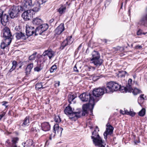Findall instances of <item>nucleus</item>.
I'll return each instance as SVG.
<instances>
[{
  "mask_svg": "<svg viewBox=\"0 0 147 147\" xmlns=\"http://www.w3.org/2000/svg\"><path fill=\"white\" fill-rule=\"evenodd\" d=\"M3 34V37L6 43L8 45H9L11 42L13 36L12 35L10 29L8 27H4L2 31Z\"/></svg>",
  "mask_w": 147,
  "mask_h": 147,
  "instance_id": "obj_4",
  "label": "nucleus"
},
{
  "mask_svg": "<svg viewBox=\"0 0 147 147\" xmlns=\"http://www.w3.org/2000/svg\"><path fill=\"white\" fill-rule=\"evenodd\" d=\"M99 131V128L96 126L94 131L92 132V136H91V138L93 140V143L96 146H97L99 147H105V146L102 144L103 142L102 138L98 134Z\"/></svg>",
  "mask_w": 147,
  "mask_h": 147,
  "instance_id": "obj_2",
  "label": "nucleus"
},
{
  "mask_svg": "<svg viewBox=\"0 0 147 147\" xmlns=\"http://www.w3.org/2000/svg\"><path fill=\"white\" fill-rule=\"evenodd\" d=\"M90 107H92L91 106V104H90V103H89L88 104H86L83 105V111L82 113V116H84L87 113L89 109V108Z\"/></svg>",
  "mask_w": 147,
  "mask_h": 147,
  "instance_id": "obj_16",
  "label": "nucleus"
},
{
  "mask_svg": "<svg viewBox=\"0 0 147 147\" xmlns=\"http://www.w3.org/2000/svg\"><path fill=\"white\" fill-rule=\"evenodd\" d=\"M36 130V129L34 128H32L31 129L30 131H34V130Z\"/></svg>",
  "mask_w": 147,
  "mask_h": 147,
  "instance_id": "obj_56",
  "label": "nucleus"
},
{
  "mask_svg": "<svg viewBox=\"0 0 147 147\" xmlns=\"http://www.w3.org/2000/svg\"><path fill=\"white\" fill-rule=\"evenodd\" d=\"M2 105L4 106L5 107V108H7V106L6 105V104L8 103V102L6 101H3L2 102Z\"/></svg>",
  "mask_w": 147,
  "mask_h": 147,
  "instance_id": "obj_47",
  "label": "nucleus"
},
{
  "mask_svg": "<svg viewBox=\"0 0 147 147\" xmlns=\"http://www.w3.org/2000/svg\"><path fill=\"white\" fill-rule=\"evenodd\" d=\"M76 96L74 94H69L68 96V101L70 103L76 98Z\"/></svg>",
  "mask_w": 147,
  "mask_h": 147,
  "instance_id": "obj_23",
  "label": "nucleus"
},
{
  "mask_svg": "<svg viewBox=\"0 0 147 147\" xmlns=\"http://www.w3.org/2000/svg\"><path fill=\"white\" fill-rule=\"evenodd\" d=\"M54 120L57 123H60L61 121V119L59 116H56L55 117Z\"/></svg>",
  "mask_w": 147,
  "mask_h": 147,
  "instance_id": "obj_36",
  "label": "nucleus"
},
{
  "mask_svg": "<svg viewBox=\"0 0 147 147\" xmlns=\"http://www.w3.org/2000/svg\"><path fill=\"white\" fill-rule=\"evenodd\" d=\"M127 112H129L127 110H124V114H126V113H127Z\"/></svg>",
  "mask_w": 147,
  "mask_h": 147,
  "instance_id": "obj_61",
  "label": "nucleus"
},
{
  "mask_svg": "<svg viewBox=\"0 0 147 147\" xmlns=\"http://www.w3.org/2000/svg\"><path fill=\"white\" fill-rule=\"evenodd\" d=\"M147 34V32H142V34H143L144 35H145V34Z\"/></svg>",
  "mask_w": 147,
  "mask_h": 147,
  "instance_id": "obj_64",
  "label": "nucleus"
},
{
  "mask_svg": "<svg viewBox=\"0 0 147 147\" xmlns=\"http://www.w3.org/2000/svg\"><path fill=\"white\" fill-rule=\"evenodd\" d=\"M142 30L140 29H139L137 32L138 35H140L142 34Z\"/></svg>",
  "mask_w": 147,
  "mask_h": 147,
  "instance_id": "obj_42",
  "label": "nucleus"
},
{
  "mask_svg": "<svg viewBox=\"0 0 147 147\" xmlns=\"http://www.w3.org/2000/svg\"><path fill=\"white\" fill-rule=\"evenodd\" d=\"M144 95V94L141 95L140 96L139 98H138V101L139 100H140V99H142L143 100H144V98L143 97Z\"/></svg>",
  "mask_w": 147,
  "mask_h": 147,
  "instance_id": "obj_51",
  "label": "nucleus"
},
{
  "mask_svg": "<svg viewBox=\"0 0 147 147\" xmlns=\"http://www.w3.org/2000/svg\"><path fill=\"white\" fill-rule=\"evenodd\" d=\"M5 112H2L0 114V120L5 115Z\"/></svg>",
  "mask_w": 147,
  "mask_h": 147,
  "instance_id": "obj_48",
  "label": "nucleus"
},
{
  "mask_svg": "<svg viewBox=\"0 0 147 147\" xmlns=\"http://www.w3.org/2000/svg\"><path fill=\"white\" fill-rule=\"evenodd\" d=\"M142 47L141 45H137L136 46V49H141Z\"/></svg>",
  "mask_w": 147,
  "mask_h": 147,
  "instance_id": "obj_53",
  "label": "nucleus"
},
{
  "mask_svg": "<svg viewBox=\"0 0 147 147\" xmlns=\"http://www.w3.org/2000/svg\"><path fill=\"white\" fill-rule=\"evenodd\" d=\"M82 46V44H81L78 48V49L79 50Z\"/></svg>",
  "mask_w": 147,
  "mask_h": 147,
  "instance_id": "obj_62",
  "label": "nucleus"
},
{
  "mask_svg": "<svg viewBox=\"0 0 147 147\" xmlns=\"http://www.w3.org/2000/svg\"><path fill=\"white\" fill-rule=\"evenodd\" d=\"M66 9V7L65 6H62L58 9V11L61 14H62L64 13Z\"/></svg>",
  "mask_w": 147,
  "mask_h": 147,
  "instance_id": "obj_24",
  "label": "nucleus"
},
{
  "mask_svg": "<svg viewBox=\"0 0 147 147\" xmlns=\"http://www.w3.org/2000/svg\"><path fill=\"white\" fill-rule=\"evenodd\" d=\"M28 0H23L22 6H13L10 9L9 13L11 18L18 16L19 13L23 11H25L22 15V17L25 21L28 20V10H27L28 5Z\"/></svg>",
  "mask_w": 147,
  "mask_h": 147,
  "instance_id": "obj_1",
  "label": "nucleus"
},
{
  "mask_svg": "<svg viewBox=\"0 0 147 147\" xmlns=\"http://www.w3.org/2000/svg\"><path fill=\"white\" fill-rule=\"evenodd\" d=\"M34 28L33 27H28V37L32 36L34 33Z\"/></svg>",
  "mask_w": 147,
  "mask_h": 147,
  "instance_id": "obj_21",
  "label": "nucleus"
},
{
  "mask_svg": "<svg viewBox=\"0 0 147 147\" xmlns=\"http://www.w3.org/2000/svg\"><path fill=\"white\" fill-rule=\"evenodd\" d=\"M65 40H67L69 45L71 44L73 42V40L72 36L68 37Z\"/></svg>",
  "mask_w": 147,
  "mask_h": 147,
  "instance_id": "obj_29",
  "label": "nucleus"
},
{
  "mask_svg": "<svg viewBox=\"0 0 147 147\" xmlns=\"http://www.w3.org/2000/svg\"><path fill=\"white\" fill-rule=\"evenodd\" d=\"M57 69V66L55 65H53L50 69V72L53 73Z\"/></svg>",
  "mask_w": 147,
  "mask_h": 147,
  "instance_id": "obj_32",
  "label": "nucleus"
},
{
  "mask_svg": "<svg viewBox=\"0 0 147 147\" xmlns=\"http://www.w3.org/2000/svg\"><path fill=\"white\" fill-rule=\"evenodd\" d=\"M9 16L6 14H3L1 18H0L1 22L2 24L3 25L5 26L6 23L8 22Z\"/></svg>",
  "mask_w": 147,
  "mask_h": 147,
  "instance_id": "obj_15",
  "label": "nucleus"
},
{
  "mask_svg": "<svg viewBox=\"0 0 147 147\" xmlns=\"http://www.w3.org/2000/svg\"><path fill=\"white\" fill-rule=\"evenodd\" d=\"M8 45H8L7 43H6L5 41V42H3L1 43L0 46L1 48L4 49L5 47Z\"/></svg>",
  "mask_w": 147,
  "mask_h": 147,
  "instance_id": "obj_34",
  "label": "nucleus"
},
{
  "mask_svg": "<svg viewBox=\"0 0 147 147\" xmlns=\"http://www.w3.org/2000/svg\"><path fill=\"white\" fill-rule=\"evenodd\" d=\"M65 113L68 115L69 118L72 119L74 120L80 117L81 112L80 111L74 112L69 105L66 107L64 110Z\"/></svg>",
  "mask_w": 147,
  "mask_h": 147,
  "instance_id": "obj_6",
  "label": "nucleus"
},
{
  "mask_svg": "<svg viewBox=\"0 0 147 147\" xmlns=\"http://www.w3.org/2000/svg\"><path fill=\"white\" fill-rule=\"evenodd\" d=\"M18 140V138L17 137L13 138L12 140V142L13 144V147H17L16 146L15 144H16Z\"/></svg>",
  "mask_w": 147,
  "mask_h": 147,
  "instance_id": "obj_31",
  "label": "nucleus"
},
{
  "mask_svg": "<svg viewBox=\"0 0 147 147\" xmlns=\"http://www.w3.org/2000/svg\"><path fill=\"white\" fill-rule=\"evenodd\" d=\"M32 23L34 25H38L42 23V21L40 19L36 18L33 20Z\"/></svg>",
  "mask_w": 147,
  "mask_h": 147,
  "instance_id": "obj_20",
  "label": "nucleus"
},
{
  "mask_svg": "<svg viewBox=\"0 0 147 147\" xmlns=\"http://www.w3.org/2000/svg\"><path fill=\"white\" fill-rule=\"evenodd\" d=\"M5 144L7 146H10V143L9 142V140H7L6 141Z\"/></svg>",
  "mask_w": 147,
  "mask_h": 147,
  "instance_id": "obj_46",
  "label": "nucleus"
},
{
  "mask_svg": "<svg viewBox=\"0 0 147 147\" xmlns=\"http://www.w3.org/2000/svg\"><path fill=\"white\" fill-rule=\"evenodd\" d=\"M47 0H36L37 4L32 9L28 10V15L33 16L34 14L35 11H38L40 8V5L43 3L46 2ZM29 16H28V17Z\"/></svg>",
  "mask_w": 147,
  "mask_h": 147,
  "instance_id": "obj_8",
  "label": "nucleus"
},
{
  "mask_svg": "<svg viewBox=\"0 0 147 147\" xmlns=\"http://www.w3.org/2000/svg\"><path fill=\"white\" fill-rule=\"evenodd\" d=\"M37 52H35L29 57V60L32 61L34 60L36 57L37 54Z\"/></svg>",
  "mask_w": 147,
  "mask_h": 147,
  "instance_id": "obj_28",
  "label": "nucleus"
},
{
  "mask_svg": "<svg viewBox=\"0 0 147 147\" xmlns=\"http://www.w3.org/2000/svg\"><path fill=\"white\" fill-rule=\"evenodd\" d=\"M146 110L145 109L143 108L138 113V115L140 116H144L145 114Z\"/></svg>",
  "mask_w": 147,
  "mask_h": 147,
  "instance_id": "obj_30",
  "label": "nucleus"
},
{
  "mask_svg": "<svg viewBox=\"0 0 147 147\" xmlns=\"http://www.w3.org/2000/svg\"><path fill=\"white\" fill-rule=\"evenodd\" d=\"M60 82L59 81L57 82L55 84V87L59 86V85Z\"/></svg>",
  "mask_w": 147,
  "mask_h": 147,
  "instance_id": "obj_52",
  "label": "nucleus"
},
{
  "mask_svg": "<svg viewBox=\"0 0 147 147\" xmlns=\"http://www.w3.org/2000/svg\"><path fill=\"white\" fill-rule=\"evenodd\" d=\"M26 143L25 142H24L22 144V145L24 146V147H25L26 146V147H27V145H26Z\"/></svg>",
  "mask_w": 147,
  "mask_h": 147,
  "instance_id": "obj_55",
  "label": "nucleus"
},
{
  "mask_svg": "<svg viewBox=\"0 0 147 147\" xmlns=\"http://www.w3.org/2000/svg\"><path fill=\"white\" fill-rule=\"evenodd\" d=\"M69 45L67 42V40H64L61 44V46L60 47V49L62 50L64 49V47L67 45Z\"/></svg>",
  "mask_w": 147,
  "mask_h": 147,
  "instance_id": "obj_22",
  "label": "nucleus"
},
{
  "mask_svg": "<svg viewBox=\"0 0 147 147\" xmlns=\"http://www.w3.org/2000/svg\"><path fill=\"white\" fill-rule=\"evenodd\" d=\"M79 98L82 102H86L89 101V103L91 104L92 109L93 108L95 105V101H96V100L92 95L89 93H84L80 95Z\"/></svg>",
  "mask_w": 147,
  "mask_h": 147,
  "instance_id": "obj_5",
  "label": "nucleus"
},
{
  "mask_svg": "<svg viewBox=\"0 0 147 147\" xmlns=\"http://www.w3.org/2000/svg\"><path fill=\"white\" fill-rule=\"evenodd\" d=\"M132 80L131 79H129L128 81V85L126 86V87L122 86L121 88H123L124 92H130L132 90L131 86Z\"/></svg>",
  "mask_w": 147,
  "mask_h": 147,
  "instance_id": "obj_13",
  "label": "nucleus"
},
{
  "mask_svg": "<svg viewBox=\"0 0 147 147\" xmlns=\"http://www.w3.org/2000/svg\"><path fill=\"white\" fill-rule=\"evenodd\" d=\"M74 71L77 72H79L78 69H77V67L76 66V65H75V66L74 67Z\"/></svg>",
  "mask_w": 147,
  "mask_h": 147,
  "instance_id": "obj_50",
  "label": "nucleus"
},
{
  "mask_svg": "<svg viewBox=\"0 0 147 147\" xmlns=\"http://www.w3.org/2000/svg\"><path fill=\"white\" fill-rule=\"evenodd\" d=\"M42 68V67L41 66V64H38L37 66L35 67L34 69L35 71L39 72L41 71Z\"/></svg>",
  "mask_w": 147,
  "mask_h": 147,
  "instance_id": "obj_25",
  "label": "nucleus"
},
{
  "mask_svg": "<svg viewBox=\"0 0 147 147\" xmlns=\"http://www.w3.org/2000/svg\"><path fill=\"white\" fill-rule=\"evenodd\" d=\"M55 52L53 51L51 49H48L45 51L43 53L42 55L44 56L47 55L50 59L54 57Z\"/></svg>",
  "mask_w": 147,
  "mask_h": 147,
  "instance_id": "obj_14",
  "label": "nucleus"
},
{
  "mask_svg": "<svg viewBox=\"0 0 147 147\" xmlns=\"http://www.w3.org/2000/svg\"><path fill=\"white\" fill-rule=\"evenodd\" d=\"M135 92H137L134 94H135L136 95L138 93H140V90L138 89H136L134 90V91H133V92L134 93Z\"/></svg>",
  "mask_w": 147,
  "mask_h": 147,
  "instance_id": "obj_45",
  "label": "nucleus"
},
{
  "mask_svg": "<svg viewBox=\"0 0 147 147\" xmlns=\"http://www.w3.org/2000/svg\"><path fill=\"white\" fill-rule=\"evenodd\" d=\"M48 28V26L47 24H41L36 28L35 30V35H41L43 32L47 30Z\"/></svg>",
  "mask_w": 147,
  "mask_h": 147,
  "instance_id": "obj_10",
  "label": "nucleus"
},
{
  "mask_svg": "<svg viewBox=\"0 0 147 147\" xmlns=\"http://www.w3.org/2000/svg\"><path fill=\"white\" fill-rule=\"evenodd\" d=\"M33 141L31 140H30L29 141L28 146H31L32 147L34 146V145L33 143Z\"/></svg>",
  "mask_w": 147,
  "mask_h": 147,
  "instance_id": "obj_41",
  "label": "nucleus"
},
{
  "mask_svg": "<svg viewBox=\"0 0 147 147\" xmlns=\"http://www.w3.org/2000/svg\"><path fill=\"white\" fill-rule=\"evenodd\" d=\"M138 24L140 26L147 27V13L142 16Z\"/></svg>",
  "mask_w": 147,
  "mask_h": 147,
  "instance_id": "obj_12",
  "label": "nucleus"
},
{
  "mask_svg": "<svg viewBox=\"0 0 147 147\" xmlns=\"http://www.w3.org/2000/svg\"><path fill=\"white\" fill-rule=\"evenodd\" d=\"M121 88L120 85L115 82H109L107 84V87L105 88V92L107 93H109L119 90L121 92H123V90Z\"/></svg>",
  "mask_w": 147,
  "mask_h": 147,
  "instance_id": "obj_3",
  "label": "nucleus"
},
{
  "mask_svg": "<svg viewBox=\"0 0 147 147\" xmlns=\"http://www.w3.org/2000/svg\"><path fill=\"white\" fill-rule=\"evenodd\" d=\"M27 117H26L24 120V122L22 125L23 127H25L27 124Z\"/></svg>",
  "mask_w": 147,
  "mask_h": 147,
  "instance_id": "obj_38",
  "label": "nucleus"
},
{
  "mask_svg": "<svg viewBox=\"0 0 147 147\" xmlns=\"http://www.w3.org/2000/svg\"><path fill=\"white\" fill-rule=\"evenodd\" d=\"M102 42H104L105 43L107 44L108 41V40L107 39H103L102 40Z\"/></svg>",
  "mask_w": 147,
  "mask_h": 147,
  "instance_id": "obj_54",
  "label": "nucleus"
},
{
  "mask_svg": "<svg viewBox=\"0 0 147 147\" xmlns=\"http://www.w3.org/2000/svg\"><path fill=\"white\" fill-rule=\"evenodd\" d=\"M124 74H127V75H128V73L126 71H124Z\"/></svg>",
  "mask_w": 147,
  "mask_h": 147,
  "instance_id": "obj_63",
  "label": "nucleus"
},
{
  "mask_svg": "<svg viewBox=\"0 0 147 147\" xmlns=\"http://www.w3.org/2000/svg\"><path fill=\"white\" fill-rule=\"evenodd\" d=\"M64 30V27L63 24H61L55 30V34L59 35Z\"/></svg>",
  "mask_w": 147,
  "mask_h": 147,
  "instance_id": "obj_18",
  "label": "nucleus"
},
{
  "mask_svg": "<svg viewBox=\"0 0 147 147\" xmlns=\"http://www.w3.org/2000/svg\"><path fill=\"white\" fill-rule=\"evenodd\" d=\"M34 2H33L32 0H28V10H30V9L29 10V8H32L34 6Z\"/></svg>",
  "mask_w": 147,
  "mask_h": 147,
  "instance_id": "obj_26",
  "label": "nucleus"
},
{
  "mask_svg": "<svg viewBox=\"0 0 147 147\" xmlns=\"http://www.w3.org/2000/svg\"><path fill=\"white\" fill-rule=\"evenodd\" d=\"M127 115H129L131 116H134L135 115V113L131 111L129 112H127L126 113Z\"/></svg>",
  "mask_w": 147,
  "mask_h": 147,
  "instance_id": "obj_39",
  "label": "nucleus"
},
{
  "mask_svg": "<svg viewBox=\"0 0 147 147\" xmlns=\"http://www.w3.org/2000/svg\"><path fill=\"white\" fill-rule=\"evenodd\" d=\"M92 57L90 60L92 63L96 66H100L102 64V61L100 59L99 53L96 51H94L92 53Z\"/></svg>",
  "mask_w": 147,
  "mask_h": 147,
  "instance_id": "obj_7",
  "label": "nucleus"
},
{
  "mask_svg": "<svg viewBox=\"0 0 147 147\" xmlns=\"http://www.w3.org/2000/svg\"><path fill=\"white\" fill-rule=\"evenodd\" d=\"M33 67V63L28 64V69L29 70V72H30L31 70Z\"/></svg>",
  "mask_w": 147,
  "mask_h": 147,
  "instance_id": "obj_37",
  "label": "nucleus"
},
{
  "mask_svg": "<svg viewBox=\"0 0 147 147\" xmlns=\"http://www.w3.org/2000/svg\"><path fill=\"white\" fill-rule=\"evenodd\" d=\"M140 142L139 141H134V142L136 144H137V143H139Z\"/></svg>",
  "mask_w": 147,
  "mask_h": 147,
  "instance_id": "obj_60",
  "label": "nucleus"
},
{
  "mask_svg": "<svg viewBox=\"0 0 147 147\" xmlns=\"http://www.w3.org/2000/svg\"><path fill=\"white\" fill-rule=\"evenodd\" d=\"M42 129L44 131H47L50 130L51 125L48 122H44L41 124Z\"/></svg>",
  "mask_w": 147,
  "mask_h": 147,
  "instance_id": "obj_17",
  "label": "nucleus"
},
{
  "mask_svg": "<svg viewBox=\"0 0 147 147\" xmlns=\"http://www.w3.org/2000/svg\"><path fill=\"white\" fill-rule=\"evenodd\" d=\"M54 21V19H51L49 21V23H51L53 22Z\"/></svg>",
  "mask_w": 147,
  "mask_h": 147,
  "instance_id": "obj_57",
  "label": "nucleus"
},
{
  "mask_svg": "<svg viewBox=\"0 0 147 147\" xmlns=\"http://www.w3.org/2000/svg\"><path fill=\"white\" fill-rule=\"evenodd\" d=\"M107 128L106 131L104 133V138L105 139L107 138V136L108 135H111L113 132V128L109 123H107L106 125Z\"/></svg>",
  "mask_w": 147,
  "mask_h": 147,
  "instance_id": "obj_11",
  "label": "nucleus"
},
{
  "mask_svg": "<svg viewBox=\"0 0 147 147\" xmlns=\"http://www.w3.org/2000/svg\"><path fill=\"white\" fill-rule=\"evenodd\" d=\"M42 83H37L36 85V88L37 90H38L42 88H43L42 87Z\"/></svg>",
  "mask_w": 147,
  "mask_h": 147,
  "instance_id": "obj_33",
  "label": "nucleus"
},
{
  "mask_svg": "<svg viewBox=\"0 0 147 147\" xmlns=\"http://www.w3.org/2000/svg\"><path fill=\"white\" fill-rule=\"evenodd\" d=\"M111 2V0H107L105 2V7L108 6Z\"/></svg>",
  "mask_w": 147,
  "mask_h": 147,
  "instance_id": "obj_40",
  "label": "nucleus"
},
{
  "mask_svg": "<svg viewBox=\"0 0 147 147\" xmlns=\"http://www.w3.org/2000/svg\"><path fill=\"white\" fill-rule=\"evenodd\" d=\"M12 67L9 70L10 72H11L15 69L17 65V62L16 61H13L12 62Z\"/></svg>",
  "mask_w": 147,
  "mask_h": 147,
  "instance_id": "obj_27",
  "label": "nucleus"
},
{
  "mask_svg": "<svg viewBox=\"0 0 147 147\" xmlns=\"http://www.w3.org/2000/svg\"><path fill=\"white\" fill-rule=\"evenodd\" d=\"M88 69L90 71V70H94L95 69V67L91 66H88Z\"/></svg>",
  "mask_w": 147,
  "mask_h": 147,
  "instance_id": "obj_44",
  "label": "nucleus"
},
{
  "mask_svg": "<svg viewBox=\"0 0 147 147\" xmlns=\"http://www.w3.org/2000/svg\"><path fill=\"white\" fill-rule=\"evenodd\" d=\"M120 113L122 114H124V111L121 110L120 111Z\"/></svg>",
  "mask_w": 147,
  "mask_h": 147,
  "instance_id": "obj_58",
  "label": "nucleus"
},
{
  "mask_svg": "<svg viewBox=\"0 0 147 147\" xmlns=\"http://www.w3.org/2000/svg\"><path fill=\"white\" fill-rule=\"evenodd\" d=\"M15 29V30L19 31L20 30V27L19 26H16Z\"/></svg>",
  "mask_w": 147,
  "mask_h": 147,
  "instance_id": "obj_49",
  "label": "nucleus"
},
{
  "mask_svg": "<svg viewBox=\"0 0 147 147\" xmlns=\"http://www.w3.org/2000/svg\"><path fill=\"white\" fill-rule=\"evenodd\" d=\"M105 88H98L94 89L93 91V95L92 96L94 97V98L96 100L95 101V102H97L98 99L97 98L98 97L103 94L105 93H106L105 90Z\"/></svg>",
  "mask_w": 147,
  "mask_h": 147,
  "instance_id": "obj_9",
  "label": "nucleus"
},
{
  "mask_svg": "<svg viewBox=\"0 0 147 147\" xmlns=\"http://www.w3.org/2000/svg\"><path fill=\"white\" fill-rule=\"evenodd\" d=\"M63 128L62 127H60L59 129L57 131L58 133H60V134H61L63 130Z\"/></svg>",
  "mask_w": 147,
  "mask_h": 147,
  "instance_id": "obj_43",
  "label": "nucleus"
},
{
  "mask_svg": "<svg viewBox=\"0 0 147 147\" xmlns=\"http://www.w3.org/2000/svg\"><path fill=\"white\" fill-rule=\"evenodd\" d=\"M15 34V36L17 40L21 39L23 40L26 39L24 33L22 32H16Z\"/></svg>",
  "mask_w": 147,
  "mask_h": 147,
  "instance_id": "obj_19",
  "label": "nucleus"
},
{
  "mask_svg": "<svg viewBox=\"0 0 147 147\" xmlns=\"http://www.w3.org/2000/svg\"><path fill=\"white\" fill-rule=\"evenodd\" d=\"M60 128L58 124H55L53 127V131L55 133H56L58 129Z\"/></svg>",
  "mask_w": 147,
  "mask_h": 147,
  "instance_id": "obj_35",
  "label": "nucleus"
},
{
  "mask_svg": "<svg viewBox=\"0 0 147 147\" xmlns=\"http://www.w3.org/2000/svg\"><path fill=\"white\" fill-rule=\"evenodd\" d=\"M26 35H27V31H28V26H27V24L26 25Z\"/></svg>",
  "mask_w": 147,
  "mask_h": 147,
  "instance_id": "obj_59",
  "label": "nucleus"
}]
</instances>
